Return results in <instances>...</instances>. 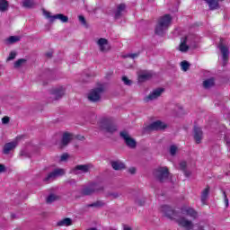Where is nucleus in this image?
Listing matches in <instances>:
<instances>
[{
    "mask_svg": "<svg viewBox=\"0 0 230 230\" xmlns=\"http://www.w3.org/2000/svg\"><path fill=\"white\" fill-rule=\"evenodd\" d=\"M208 197H209V186H207L205 190H203L201 193V202L202 204H206V200H208Z\"/></svg>",
    "mask_w": 230,
    "mask_h": 230,
    "instance_id": "28",
    "label": "nucleus"
},
{
    "mask_svg": "<svg viewBox=\"0 0 230 230\" xmlns=\"http://www.w3.org/2000/svg\"><path fill=\"white\" fill-rule=\"evenodd\" d=\"M8 1L6 0H0V12H6L8 10Z\"/></svg>",
    "mask_w": 230,
    "mask_h": 230,
    "instance_id": "32",
    "label": "nucleus"
},
{
    "mask_svg": "<svg viewBox=\"0 0 230 230\" xmlns=\"http://www.w3.org/2000/svg\"><path fill=\"white\" fill-rule=\"evenodd\" d=\"M224 199H225V203H226V208H229V199H227V194L226 191H223Z\"/></svg>",
    "mask_w": 230,
    "mask_h": 230,
    "instance_id": "47",
    "label": "nucleus"
},
{
    "mask_svg": "<svg viewBox=\"0 0 230 230\" xmlns=\"http://www.w3.org/2000/svg\"><path fill=\"white\" fill-rule=\"evenodd\" d=\"M43 14L45 15V17H47V19H50V21H51V17H53V16H51V13L43 9Z\"/></svg>",
    "mask_w": 230,
    "mask_h": 230,
    "instance_id": "50",
    "label": "nucleus"
},
{
    "mask_svg": "<svg viewBox=\"0 0 230 230\" xmlns=\"http://www.w3.org/2000/svg\"><path fill=\"white\" fill-rule=\"evenodd\" d=\"M177 224L181 226V227H184L185 230H193V228L195 227L193 222L191 220L187 219L184 217H181L179 219H177Z\"/></svg>",
    "mask_w": 230,
    "mask_h": 230,
    "instance_id": "11",
    "label": "nucleus"
},
{
    "mask_svg": "<svg viewBox=\"0 0 230 230\" xmlns=\"http://www.w3.org/2000/svg\"><path fill=\"white\" fill-rule=\"evenodd\" d=\"M129 173H131V175H134V173H136V167H131L128 169Z\"/></svg>",
    "mask_w": 230,
    "mask_h": 230,
    "instance_id": "53",
    "label": "nucleus"
},
{
    "mask_svg": "<svg viewBox=\"0 0 230 230\" xmlns=\"http://www.w3.org/2000/svg\"><path fill=\"white\" fill-rule=\"evenodd\" d=\"M190 66H191V65L190 64V62H188V61H186V60L181 62V69H182L184 72L190 70Z\"/></svg>",
    "mask_w": 230,
    "mask_h": 230,
    "instance_id": "35",
    "label": "nucleus"
},
{
    "mask_svg": "<svg viewBox=\"0 0 230 230\" xmlns=\"http://www.w3.org/2000/svg\"><path fill=\"white\" fill-rule=\"evenodd\" d=\"M226 145H227L228 146H230V141H229V140H226Z\"/></svg>",
    "mask_w": 230,
    "mask_h": 230,
    "instance_id": "57",
    "label": "nucleus"
},
{
    "mask_svg": "<svg viewBox=\"0 0 230 230\" xmlns=\"http://www.w3.org/2000/svg\"><path fill=\"white\" fill-rule=\"evenodd\" d=\"M73 226V219L69 218V217H66V218H64L62 220H59L58 223H57V226L58 227H62V226Z\"/></svg>",
    "mask_w": 230,
    "mask_h": 230,
    "instance_id": "24",
    "label": "nucleus"
},
{
    "mask_svg": "<svg viewBox=\"0 0 230 230\" xmlns=\"http://www.w3.org/2000/svg\"><path fill=\"white\" fill-rule=\"evenodd\" d=\"M186 168H188V164L186 163V161H182L180 163V170H181V172H184L186 170Z\"/></svg>",
    "mask_w": 230,
    "mask_h": 230,
    "instance_id": "42",
    "label": "nucleus"
},
{
    "mask_svg": "<svg viewBox=\"0 0 230 230\" xmlns=\"http://www.w3.org/2000/svg\"><path fill=\"white\" fill-rule=\"evenodd\" d=\"M137 57H139V53L127 54L124 56V58H137Z\"/></svg>",
    "mask_w": 230,
    "mask_h": 230,
    "instance_id": "44",
    "label": "nucleus"
},
{
    "mask_svg": "<svg viewBox=\"0 0 230 230\" xmlns=\"http://www.w3.org/2000/svg\"><path fill=\"white\" fill-rule=\"evenodd\" d=\"M45 56L47 57V58H51L53 57V52L52 51L47 52Z\"/></svg>",
    "mask_w": 230,
    "mask_h": 230,
    "instance_id": "54",
    "label": "nucleus"
},
{
    "mask_svg": "<svg viewBox=\"0 0 230 230\" xmlns=\"http://www.w3.org/2000/svg\"><path fill=\"white\" fill-rule=\"evenodd\" d=\"M162 211L164 213L167 218H173V217H175V210H173V208L168 205H163Z\"/></svg>",
    "mask_w": 230,
    "mask_h": 230,
    "instance_id": "17",
    "label": "nucleus"
},
{
    "mask_svg": "<svg viewBox=\"0 0 230 230\" xmlns=\"http://www.w3.org/2000/svg\"><path fill=\"white\" fill-rule=\"evenodd\" d=\"M182 172H183L185 177H190L191 176V172L190 171H187V169H185Z\"/></svg>",
    "mask_w": 230,
    "mask_h": 230,
    "instance_id": "52",
    "label": "nucleus"
},
{
    "mask_svg": "<svg viewBox=\"0 0 230 230\" xmlns=\"http://www.w3.org/2000/svg\"><path fill=\"white\" fill-rule=\"evenodd\" d=\"M4 172H6V166H4V164H0V173H4Z\"/></svg>",
    "mask_w": 230,
    "mask_h": 230,
    "instance_id": "51",
    "label": "nucleus"
},
{
    "mask_svg": "<svg viewBox=\"0 0 230 230\" xmlns=\"http://www.w3.org/2000/svg\"><path fill=\"white\" fill-rule=\"evenodd\" d=\"M78 19L83 24V26H85L87 28V21H85V17H84V15H79Z\"/></svg>",
    "mask_w": 230,
    "mask_h": 230,
    "instance_id": "43",
    "label": "nucleus"
},
{
    "mask_svg": "<svg viewBox=\"0 0 230 230\" xmlns=\"http://www.w3.org/2000/svg\"><path fill=\"white\" fill-rule=\"evenodd\" d=\"M72 140H73V134L69 132H65L63 134L62 140H61L62 146H67Z\"/></svg>",
    "mask_w": 230,
    "mask_h": 230,
    "instance_id": "21",
    "label": "nucleus"
},
{
    "mask_svg": "<svg viewBox=\"0 0 230 230\" xmlns=\"http://www.w3.org/2000/svg\"><path fill=\"white\" fill-rule=\"evenodd\" d=\"M122 82L124 83L125 85H132V80L128 79L126 75L122 76Z\"/></svg>",
    "mask_w": 230,
    "mask_h": 230,
    "instance_id": "38",
    "label": "nucleus"
},
{
    "mask_svg": "<svg viewBox=\"0 0 230 230\" xmlns=\"http://www.w3.org/2000/svg\"><path fill=\"white\" fill-rule=\"evenodd\" d=\"M168 126L164 124L161 120H156L152 122L149 126H147V130H164Z\"/></svg>",
    "mask_w": 230,
    "mask_h": 230,
    "instance_id": "13",
    "label": "nucleus"
},
{
    "mask_svg": "<svg viewBox=\"0 0 230 230\" xmlns=\"http://www.w3.org/2000/svg\"><path fill=\"white\" fill-rule=\"evenodd\" d=\"M99 129L104 134H115L118 132V125L112 118L104 117L98 122Z\"/></svg>",
    "mask_w": 230,
    "mask_h": 230,
    "instance_id": "1",
    "label": "nucleus"
},
{
    "mask_svg": "<svg viewBox=\"0 0 230 230\" xmlns=\"http://www.w3.org/2000/svg\"><path fill=\"white\" fill-rule=\"evenodd\" d=\"M116 230V229H115Z\"/></svg>",
    "mask_w": 230,
    "mask_h": 230,
    "instance_id": "59",
    "label": "nucleus"
},
{
    "mask_svg": "<svg viewBox=\"0 0 230 230\" xmlns=\"http://www.w3.org/2000/svg\"><path fill=\"white\" fill-rule=\"evenodd\" d=\"M65 174L66 171H64V169H55L52 172L49 173L43 181L44 182H51V181H55L57 177H62V175Z\"/></svg>",
    "mask_w": 230,
    "mask_h": 230,
    "instance_id": "8",
    "label": "nucleus"
},
{
    "mask_svg": "<svg viewBox=\"0 0 230 230\" xmlns=\"http://www.w3.org/2000/svg\"><path fill=\"white\" fill-rule=\"evenodd\" d=\"M171 24H172V16L170 14H165L160 17L155 28V35H159L160 37H163L166 32V30L170 28Z\"/></svg>",
    "mask_w": 230,
    "mask_h": 230,
    "instance_id": "2",
    "label": "nucleus"
},
{
    "mask_svg": "<svg viewBox=\"0 0 230 230\" xmlns=\"http://www.w3.org/2000/svg\"><path fill=\"white\" fill-rule=\"evenodd\" d=\"M56 19H58L61 21V22H69V17L64 15L63 13L53 15L50 19V22H54Z\"/></svg>",
    "mask_w": 230,
    "mask_h": 230,
    "instance_id": "22",
    "label": "nucleus"
},
{
    "mask_svg": "<svg viewBox=\"0 0 230 230\" xmlns=\"http://www.w3.org/2000/svg\"><path fill=\"white\" fill-rule=\"evenodd\" d=\"M97 44L100 48V51L102 53H107L111 49V45H109V40L105 38H101L98 40Z\"/></svg>",
    "mask_w": 230,
    "mask_h": 230,
    "instance_id": "12",
    "label": "nucleus"
},
{
    "mask_svg": "<svg viewBox=\"0 0 230 230\" xmlns=\"http://www.w3.org/2000/svg\"><path fill=\"white\" fill-rule=\"evenodd\" d=\"M68 159H69V155L66 154V153L63 154V155H61V157H60V161H61L62 163L67 161Z\"/></svg>",
    "mask_w": 230,
    "mask_h": 230,
    "instance_id": "46",
    "label": "nucleus"
},
{
    "mask_svg": "<svg viewBox=\"0 0 230 230\" xmlns=\"http://www.w3.org/2000/svg\"><path fill=\"white\" fill-rule=\"evenodd\" d=\"M154 177L158 181V182H166L170 179V171L168 167H158L154 170Z\"/></svg>",
    "mask_w": 230,
    "mask_h": 230,
    "instance_id": "5",
    "label": "nucleus"
},
{
    "mask_svg": "<svg viewBox=\"0 0 230 230\" xmlns=\"http://www.w3.org/2000/svg\"><path fill=\"white\" fill-rule=\"evenodd\" d=\"M207 4H208L209 10H218L220 8V2L224 0H203Z\"/></svg>",
    "mask_w": 230,
    "mask_h": 230,
    "instance_id": "19",
    "label": "nucleus"
},
{
    "mask_svg": "<svg viewBox=\"0 0 230 230\" xmlns=\"http://www.w3.org/2000/svg\"><path fill=\"white\" fill-rule=\"evenodd\" d=\"M103 93H105V86L101 84L98 87L92 89L89 92L87 98L89 102H92L93 103H98V102L102 100V94H103Z\"/></svg>",
    "mask_w": 230,
    "mask_h": 230,
    "instance_id": "4",
    "label": "nucleus"
},
{
    "mask_svg": "<svg viewBox=\"0 0 230 230\" xmlns=\"http://www.w3.org/2000/svg\"><path fill=\"white\" fill-rule=\"evenodd\" d=\"M111 167L113 170L119 171V170H125V164H123L121 161H111Z\"/></svg>",
    "mask_w": 230,
    "mask_h": 230,
    "instance_id": "23",
    "label": "nucleus"
},
{
    "mask_svg": "<svg viewBox=\"0 0 230 230\" xmlns=\"http://www.w3.org/2000/svg\"><path fill=\"white\" fill-rule=\"evenodd\" d=\"M188 40V38H182L181 40V43L180 45V51H182L183 53H186V51H188V49H190V47H188V45H186V42Z\"/></svg>",
    "mask_w": 230,
    "mask_h": 230,
    "instance_id": "29",
    "label": "nucleus"
},
{
    "mask_svg": "<svg viewBox=\"0 0 230 230\" xmlns=\"http://www.w3.org/2000/svg\"><path fill=\"white\" fill-rule=\"evenodd\" d=\"M15 57H17V52L11 51L9 54V57L7 58V62H10V60L15 59Z\"/></svg>",
    "mask_w": 230,
    "mask_h": 230,
    "instance_id": "40",
    "label": "nucleus"
},
{
    "mask_svg": "<svg viewBox=\"0 0 230 230\" xmlns=\"http://www.w3.org/2000/svg\"><path fill=\"white\" fill-rule=\"evenodd\" d=\"M119 137L123 139L126 146H128V148L134 149L136 146H137V142L136 139H134L132 137H130V133H128V130L124 129L119 132Z\"/></svg>",
    "mask_w": 230,
    "mask_h": 230,
    "instance_id": "6",
    "label": "nucleus"
},
{
    "mask_svg": "<svg viewBox=\"0 0 230 230\" xmlns=\"http://www.w3.org/2000/svg\"><path fill=\"white\" fill-rule=\"evenodd\" d=\"M87 230H98L96 227L88 228Z\"/></svg>",
    "mask_w": 230,
    "mask_h": 230,
    "instance_id": "56",
    "label": "nucleus"
},
{
    "mask_svg": "<svg viewBox=\"0 0 230 230\" xmlns=\"http://www.w3.org/2000/svg\"><path fill=\"white\" fill-rule=\"evenodd\" d=\"M66 184H70V186H75L76 185V180L75 179H69L66 181Z\"/></svg>",
    "mask_w": 230,
    "mask_h": 230,
    "instance_id": "49",
    "label": "nucleus"
},
{
    "mask_svg": "<svg viewBox=\"0 0 230 230\" xmlns=\"http://www.w3.org/2000/svg\"><path fill=\"white\" fill-rule=\"evenodd\" d=\"M50 94H51L52 100H60L61 98H64L66 94V88H64V86L53 88L50 91Z\"/></svg>",
    "mask_w": 230,
    "mask_h": 230,
    "instance_id": "9",
    "label": "nucleus"
},
{
    "mask_svg": "<svg viewBox=\"0 0 230 230\" xmlns=\"http://www.w3.org/2000/svg\"><path fill=\"white\" fill-rule=\"evenodd\" d=\"M105 206V202L103 200H97L93 203H91V204H87L85 206V208H103Z\"/></svg>",
    "mask_w": 230,
    "mask_h": 230,
    "instance_id": "27",
    "label": "nucleus"
},
{
    "mask_svg": "<svg viewBox=\"0 0 230 230\" xmlns=\"http://www.w3.org/2000/svg\"><path fill=\"white\" fill-rule=\"evenodd\" d=\"M183 215H187V217H190L192 220H197L199 218V212L194 210L191 208H187L182 210Z\"/></svg>",
    "mask_w": 230,
    "mask_h": 230,
    "instance_id": "18",
    "label": "nucleus"
},
{
    "mask_svg": "<svg viewBox=\"0 0 230 230\" xmlns=\"http://www.w3.org/2000/svg\"><path fill=\"white\" fill-rule=\"evenodd\" d=\"M193 137H194V140L196 141L197 145H200V143H202V139L204 137V133L202 132V128H200L197 126H194Z\"/></svg>",
    "mask_w": 230,
    "mask_h": 230,
    "instance_id": "14",
    "label": "nucleus"
},
{
    "mask_svg": "<svg viewBox=\"0 0 230 230\" xmlns=\"http://www.w3.org/2000/svg\"><path fill=\"white\" fill-rule=\"evenodd\" d=\"M22 6L27 9L35 8V2L33 0H23L22 2Z\"/></svg>",
    "mask_w": 230,
    "mask_h": 230,
    "instance_id": "25",
    "label": "nucleus"
},
{
    "mask_svg": "<svg viewBox=\"0 0 230 230\" xmlns=\"http://www.w3.org/2000/svg\"><path fill=\"white\" fill-rule=\"evenodd\" d=\"M124 230H132L130 226H124Z\"/></svg>",
    "mask_w": 230,
    "mask_h": 230,
    "instance_id": "55",
    "label": "nucleus"
},
{
    "mask_svg": "<svg viewBox=\"0 0 230 230\" xmlns=\"http://www.w3.org/2000/svg\"><path fill=\"white\" fill-rule=\"evenodd\" d=\"M21 40V37L19 36H11L6 40L7 44H15V42H19Z\"/></svg>",
    "mask_w": 230,
    "mask_h": 230,
    "instance_id": "33",
    "label": "nucleus"
},
{
    "mask_svg": "<svg viewBox=\"0 0 230 230\" xmlns=\"http://www.w3.org/2000/svg\"><path fill=\"white\" fill-rule=\"evenodd\" d=\"M105 187L96 182H92L89 186H86L81 190V197H91L96 193H103Z\"/></svg>",
    "mask_w": 230,
    "mask_h": 230,
    "instance_id": "3",
    "label": "nucleus"
},
{
    "mask_svg": "<svg viewBox=\"0 0 230 230\" xmlns=\"http://www.w3.org/2000/svg\"><path fill=\"white\" fill-rule=\"evenodd\" d=\"M127 10V5L125 4H120L117 5V9L114 12V20L118 21L123 17V12Z\"/></svg>",
    "mask_w": 230,
    "mask_h": 230,
    "instance_id": "15",
    "label": "nucleus"
},
{
    "mask_svg": "<svg viewBox=\"0 0 230 230\" xmlns=\"http://www.w3.org/2000/svg\"><path fill=\"white\" fill-rule=\"evenodd\" d=\"M170 154H171V155H175V154H177V146H170Z\"/></svg>",
    "mask_w": 230,
    "mask_h": 230,
    "instance_id": "45",
    "label": "nucleus"
},
{
    "mask_svg": "<svg viewBox=\"0 0 230 230\" xmlns=\"http://www.w3.org/2000/svg\"><path fill=\"white\" fill-rule=\"evenodd\" d=\"M55 200H57V196H55L54 194H50L48 198H47V204H51L53 202H55Z\"/></svg>",
    "mask_w": 230,
    "mask_h": 230,
    "instance_id": "37",
    "label": "nucleus"
},
{
    "mask_svg": "<svg viewBox=\"0 0 230 230\" xmlns=\"http://www.w3.org/2000/svg\"><path fill=\"white\" fill-rule=\"evenodd\" d=\"M2 123L3 125H8V123H10V117L5 116L2 119Z\"/></svg>",
    "mask_w": 230,
    "mask_h": 230,
    "instance_id": "48",
    "label": "nucleus"
},
{
    "mask_svg": "<svg viewBox=\"0 0 230 230\" xmlns=\"http://www.w3.org/2000/svg\"><path fill=\"white\" fill-rule=\"evenodd\" d=\"M16 147H17L16 141L6 143L4 146L3 154H4V155H8V154H10V152H12V150H15Z\"/></svg>",
    "mask_w": 230,
    "mask_h": 230,
    "instance_id": "16",
    "label": "nucleus"
},
{
    "mask_svg": "<svg viewBox=\"0 0 230 230\" xmlns=\"http://www.w3.org/2000/svg\"><path fill=\"white\" fill-rule=\"evenodd\" d=\"M93 168V164H78L75 165L72 170V173L74 175H80L82 173H89L91 172V169Z\"/></svg>",
    "mask_w": 230,
    "mask_h": 230,
    "instance_id": "7",
    "label": "nucleus"
},
{
    "mask_svg": "<svg viewBox=\"0 0 230 230\" xmlns=\"http://www.w3.org/2000/svg\"><path fill=\"white\" fill-rule=\"evenodd\" d=\"M12 218H15V215L13 214V215H12Z\"/></svg>",
    "mask_w": 230,
    "mask_h": 230,
    "instance_id": "58",
    "label": "nucleus"
},
{
    "mask_svg": "<svg viewBox=\"0 0 230 230\" xmlns=\"http://www.w3.org/2000/svg\"><path fill=\"white\" fill-rule=\"evenodd\" d=\"M150 78H152V74L150 73L141 74L138 76V82H146V80H150Z\"/></svg>",
    "mask_w": 230,
    "mask_h": 230,
    "instance_id": "31",
    "label": "nucleus"
},
{
    "mask_svg": "<svg viewBox=\"0 0 230 230\" xmlns=\"http://www.w3.org/2000/svg\"><path fill=\"white\" fill-rule=\"evenodd\" d=\"M164 93V88H156L153 90L144 100L146 103L148 102H153V100H157Z\"/></svg>",
    "mask_w": 230,
    "mask_h": 230,
    "instance_id": "10",
    "label": "nucleus"
},
{
    "mask_svg": "<svg viewBox=\"0 0 230 230\" xmlns=\"http://www.w3.org/2000/svg\"><path fill=\"white\" fill-rule=\"evenodd\" d=\"M194 227H196L197 230H206V228L208 227V224L204 222H199L198 224H195Z\"/></svg>",
    "mask_w": 230,
    "mask_h": 230,
    "instance_id": "36",
    "label": "nucleus"
},
{
    "mask_svg": "<svg viewBox=\"0 0 230 230\" xmlns=\"http://www.w3.org/2000/svg\"><path fill=\"white\" fill-rule=\"evenodd\" d=\"M27 60L24 58H20L14 62L13 67L14 69H19V67H22L24 64H26Z\"/></svg>",
    "mask_w": 230,
    "mask_h": 230,
    "instance_id": "30",
    "label": "nucleus"
},
{
    "mask_svg": "<svg viewBox=\"0 0 230 230\" xmlns=\"http://www.w3.org/2000/svg\"><path fill=\"white\" fill-rule=\"evenodd\" d=\"M135 203L137 204V206H145L146 199H141V198H137L135 199Z\"/></svg>",
    "mask_w": 230,
    "mask_h": 230,
    "instance_id": "39",
    "label": "nucleus"
},
{
    "mask_svg": "<svg viewBox=\"0 0 230 230\" xmlns=\"http://www.w3.org/2000/svg\"><path fill=\"white\" fill-rule=\"evenodd\" d=\"M20 157H31V155L27 150H22L20 152Z\"/></svg>",
    "mask_w": 230,
    "mask_h": 230,
    "instance_id": "41",
    "label": "nucleus"
},
{
    "mask_svg": "<svg viewBox=\"0 0 230 230\" xmlns=\"http://www.w3.org/2000/svg\"><path fill=\"white\" fill-rule=\"evenodd\" d=\"M218 48L222 53L223 62H227L229 59V49L222 43L219 44Z\"/></svg>",
    "mask_w": 230,
    "mask_h": 230,
    "instance_id": "20",
    "label": "nucleus"
},
{
    "mask_svg": "<svg viewBox=\"0 0 230 230\" xmlns=\"http://www.w3.org/2000/svg\"><path fill=\"white\" fill-rule=\"evenodd\" d=\"M215 86V78H209L203 82V87L205 89H211V87Z\"/></svg>",
    "mask_w": 230,
    "mask_h": 230,
    "instance_id": "26",
    "label": "nucleus"
},
{
    "mask_svg": "<svg viewBox=\"0 0 230 230\" xmlns=\"http://www.w3.org/2000/svg\"><path fill=\"white\" fill-rule=\"evenodd\" d=\"M121 197V194L119 192H107L106 193V199H119Z\"/></svg>",
    "mask_w": 230,
    "mask_h": 230,
    "instance_id": "34",
    "label": "nucleus"
}]
</instances>
